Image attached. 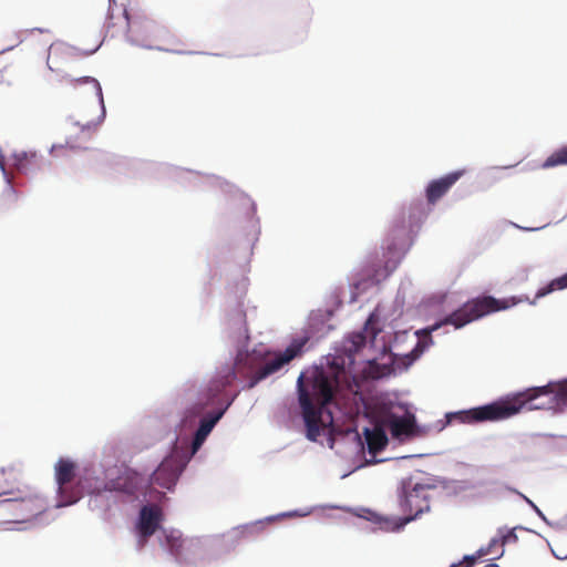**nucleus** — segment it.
I'll return each mask as SVG.
<instances>
[{"label":"nucleus","mask_w":567,"mask_h":567,"mask_svg":"<svg viewBox=\"0 0 567 567\" xmlns=\"http://www.w3.org/2000/svg\"><path fill=\"white\" fill-rule=\"evenodd\" d=\"M567 406V380L559 383H548L544 386L530 388L517 392L505 400L468 411L449 415L462 423L498 421L508 419L523 410H555L561 411Z\"/></svg>","instance_id":"1"},{"label":"nucleus","mask_w":567,"mask_h":567,"mask_svg":"<svg viewBox=\"0 0 567 567\" xmlns=\"http://www.w3.org/2000/svg\"><path fill=\"white\" fill-rule=\"evenodd\" d=\"M339 389V377L323 368L312 369L307 377L298 378L299 403L307 427V436L315 441L321 429L333 421L329 405Z\"/></svg>","instance_id":"2"},{"label":"nucleus","mask_w":567,"mask_h":567,"mask_svg":"<svg viewBox=\"0 0 567 567\" xmlns=\"http://www.w3.org/2000/svg\"><path fill=\"white\" fill-rule=\"evenodd\" d=\"M567 288V272L558 278L553 279L548 285L538 289L534 300H529L525 297H512L511 299H495L491 296L477 297L465 302L461 308L445 317L441 322L434 323L429 329H424L417 332V336L430 337L432 331L437 330L443 324H452L456 329L463 328L467 323L481 319L482 317L505 310L519 302L528 301L530 305H535L537 299H540L556 290H563Z\"/></svg>","instance_id":"3"},{"label":"nucleus","mask_w":567,"mask_h":567,"mask_svg":"<svg viewBox=\"0 0 567 567\" xmlns=\"http://www.w3.org/2000/svg\"><path fill=\"white\" fill-rule=\"evenodd\" d=\"M567 288V272L558 278L553 279L548 285L538 289L534 300H529L525 297H512L511 299H495L491 296L477 297L465 302L461 308L445 317L441 322L434 323L429 329H424L417 332V336L430 337L432 331L437 330L443 324H452L456 329L463 328L467 323L481 319L482 317L505 310L519 302L528 301L530 305H535L537 299H540L556 290H563Z\"/></svg>","instance_id":"4"},{"label":"nucleus","mask_w":567,"mask_h":567,"mask_svg":"<svg viewBox=\"0 0 567 567\" xmlns=\"http://www.w3.org/2000/svg\"><path fill=\"white\" fill-rule=\"evenodd\" d=\"M76 464L69 458H60L54 466V476L58 485V506H68L76 503L82 497V486L79 481L75 485Z\"/></svg>","instance_id":"5"},{"label":"nucleus","mask_w":567,"mask_h":567,"mask_svg":"<svg viewBox=\"0 0 567 567\" xmlns=\"http://www.w3.org/2000/svg\"><path fill=\"white\" fill-rule=\"evenodd\" d=\"M430 486L419 483L413 486L411 483L403 485L400 505L402 512L406 514L405 523L416 519L422 513L430 509Z\"/></svg>","instance_id":"6"},{"label":"nucleus","mask_w":567,"mask_h":567,"mask_svg":"<svg viewBox=\"0 0 567 567\" xmlns=\"http://www.w3.org/2000/svg\"><path fill=\"white\" fill-rule=\"evenodd\" d=\"M306 343L307 339L295 340L282 353H279L274 359L267 361L251 375L248 388H254L261 380L279 371L285 364L301 353Z\"/></svg>","instance_id":"7"},{"label":"nucleus","mask_w":567,"mask_h":567,"mask_svg":"<svg viewBox=\"0 0 567 567\" xmlns=\"http://www.w3.org/2000/svg\"><path fill=\"white\" fill-rule=\"evenodd\" d=\"M4 503L14 512L16 522H25L32 517H37L48 507V502L38 492H30L23 497L7 499Z\"/></svg>","instance_id":"8"},{"label":"nucleus","mask_w":567,"mask_h":567,"mask_svg":"<svg viewBox=\"0 0 567 567\" xmlns=\"http://www.w3.org/2000/svg\"><path fill=\"white\" fill-rule=\"evenodd\" d=\"M184 464L175 455H169L154 471L151 482L161 487L171 489L177 482L183 472Z\"/></svg>","instance_id":"9"},{"label":"nucleus","mask_w":567,"mask_h":567,"mask_svg":"<svg viewBox=\"0 0 567 567\" xmlns=\"http://www.w3.org/2000/svg\"><path fill=\"white\" fill-rule=\"evenodd\" d=\"M161 520L162 509L157 505H145L141 508L137 522L140 548H143L147 539L157 530Z\"/></svg>","instance_id":"10"},{"label":"nucleus","mask_w":567,"mask_h":567,"mask_svg":"<svg viewBox=\"0 0 567 567\" xmlns=\"http://www.w3.org/2000/svg\"><path fill=\"white\" fill-rule=\"evenodd\" d=\"M391 237L386 244V261L384 265V276H389L396 267L406 246V231L403 228L392 230Z\"/></svg>","instance_id":"11"},{"label":"nucleus","mask_w":567,"mask_h":567,"mask_svg":"<svg viewBox=\"0 0 567 567\" xmlns=\"http://www.w3.org/2000/svg\"><path fill=\"white\" fill-rule=\"evenodd\" d=\"M465 171L451 172L440 178L433 179L429 183L425 189V196L429 204L434 205L440 200L452 186L464 175Z\"/></svg>","instance_id":"12"},{"label":"nucleus","mask_w":567,"mask_h":567,"mask_svg":"<svg viewBox=\"0 0 567 567\" xmlns=\"http://www.w3.org/2000/svg\"><path fill=\"white\" fill-rule=\"evenodd\" d=\"M42 158L37 152L21 151L13 154V166L20 173L28 174L39 169Z\"/></svg>","instance_id":"13"},{"label":"nucleus","mask_w":567,"mask_h":567,"mask_svg":"<svg viewBox=\"0 0 567 567\" xmlns=\"http://www.w3.org/2000/svg\"><path fill=\"white\" fill-rule=\"evenodd\" d=\"M169 553L178 560L183 558L184 549L192 550L197 543L193 539H184L179 532L172 530L165 535Z\"/></svg>","instance_id":"14"},{"label":"nucleus","mask_w":567,"mask_h":567,"mask_svg":"<svg viewBox=\"0 0 567 567\" xmlns=\"http://www.w3.org/2000/svg\"><path fill=\"white\" fill-rule=\"evenodd\" d=\"M364 437L368 446L369 453L375 455L381 452L388 444V436L384 430L380 426H375L374 429H365Z\"/></svg>","instance_id":"15"},{"label":"nucleus","mask_w":567,"mask_h":567,"mask_svg":"<svg viewBox=\"0 0 567 567\" xmlns=\"http://www.w3.org/2000/svg\"><path fill=\"white\" fill-rule=\"evenodd\" d=\"M390 432L393 437H401L402 435H413L415 429V421L413 416H392L389 422Z\"/></svg>","instance_id":"16"},{"label":"nucleus","mask_w":567,"mask_h":567,"mask_svg":"<svg viewBox=\"0 0 567 567\" xmlns=\"http://www.w3.org/2000/svg\"><path fill=\"white\" fill-rule=\"evenodd\" d=\"M221 413L216 414L215 416H212L209 419H203L200 421L199 427L197 429L193 443H192V453L195 454L203 443L205 442L208 434L214 429L217 421L220 419Z\"/></svg>","instance_id":"17"},{"label":"nucleus","mask_w":567,"mask_h":567,"mask_svg":"<svg viewBox=\"0 0 567 567\" xmlns=\"http://www.w3.org/2000/svg\"><path fill=\"white\" fill-rule=\"evenodd\" d=\"M20 477V471L13 466L4 467L0 470V495L8 494L11 492L8 484L9 481L17 482Z\"/></svg>","instance_id":"18"},{"label":"nucleus","mask_w":567,"mask_h":567,"mask_svg":"<svg viewBox=\"0 0 567 567\" xmlns=\"http://www.w3.org/2000/svg\"><path fill=\"white\" fill-rule=\"evenodd\" d=\"M567 165V144L553 152L543 163L544 168Z\"/></svg>","instance_id":"19"},{"label":"nucleus","mask_w":567,"mask_h":567,"mask_svg":"<svg viewBox=\"0 0 567 567\" xmlns=\"http://www.w3.org/2000/svg\"><path fill=\"white\" fill-rule=\"evenodd\" d=\"M72 84L74 86L79 85V84H82V83H86V84H91L93 90L95 91V94L100 97V100L102 101V87L99 83V81L94 78H91V76H83V78H80V79H74L71 81Z\"/></svg>","instance_id":"20"},{"label":"nucleus","mask_w":567,"mask_h":567,"mask_svg":"<svg viewBox=\"0 0 567 567\" xmlns=\"http://www.w3.org/2000/svg\"><path fill=\"white\" fill-rule=\"evenodd\" d=\"M365 339L363 332L353 333L350 337L351 348L349 350L358 352L365 344Z\"/></svg>","instance_id":"21"},{"label":"nucleus","mask_w":567,"mask_h":567,"mask_svg":"<svg viewBox=\"0 0 567 567\" xmlns=\"http://www.w3.org/2000/svg\"><path fill=\"white\" fill-rule=\"evenodd\" d=\"M144 28L153 35L154 39H158L161 38L162 33H166V30L164 28H161L153 22H146Z\"/></svg>","instance_id":"22"},{"label":"nucleus","mask_w":567,"mask_h":567,"mask_svg":"<svg viewBox=\"0 0 567 567\" xmlns=\"http://www.w3.org/2000/svg\"><path fill=\"white\" fill-rule=\"evenodd\" d=\"M422 347L421 342L417 343L416 348L411 352L409 353L405 359H406V363L405 365H410L412 364L416 359L417 357L420 355L419 352H422V349H420Z\"/></svg>","instance_id":"23"},{"label":"nucleus","mask_w":567,"mask_h":567,"mask_svg":"<svg viewBox=\"0 0 567 567\" xmlns=\"http://www.w3.org/2000/svg\"><path fill=\"white\" fill-rule=\"evenodd\" d=\"M517 542V535L515 533V528L507 530L506 534L502 536V544H511Z\"/></svg>","instance_id":"24"},{"label":"nucleus","mask_w":567,"mask_h":567,"mask_svg":"<svg viewBox=\"0 0 567 567\" xmlns=\"http://www.w3.org/2000/svg\"><path fill=\"white\" fill-rule=\"evenodd\" d=\"M476 563V557L475 556H465L464 557V560L461 561L460 564H462L461 567H473Z\"/></svg>","instance_id":"25"},{"label":"nucleus","mask_w":567,"mask_h":567,"mask_svg":"<svg viewBox=\"0 0 567 567\" xmlns=\"http://www.w3.org/2000/svg\"><path fill=\"white\" fill-rule=\"evenodd\" d=\"M123 17H124L126 27L130 28V20H128V16H127V11L126 10L123 11Z\"/></svg>","instance_id":"26"},{"label":"nucleus","mask_w":567,"mask_h":567,"mask_svg":"<svg viewBox=\"0 0 567 567\" xmlns=\"http://www.w3.org/2000/svg\"><path fill=\"white\" fill-rule=\"evenodd\" d=\"M145 47H147V48H150V49H157V50H162V47H159V45L154 47V45H152V44H145Z\"/></svg>","instance_id":"27"},{"label":"nucleus","mask_w":567,"mask_h":567,"mask_svg":"<svg viewBox=\"0 0 567 567\" xmlns=\"http://www.w3.org/2000/svg\"><path fill=\"white\" fill-rule=\"evenodd\" d=\"M371 320H372V317H370V318L368 319L367 324H365V328H364L365 330H368V324L371 322Z\"/></svg>","instance_id":"28"},{"label":"nucleus","mask_w":567,"mask_h":567,"mask_svg":"<svg viewBox=\"0 0 567 567\" xmlns=\"http://www.w3.org/2000/svg\"><path fill=\"white\" fill-rule=\"evenodd\" d=\"M484 567H498V566H497V565H495V564H488V565H486V566H484Z\"/></svg>","instance_id":"29"}]
</instances>
